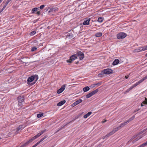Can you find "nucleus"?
<instances>
[{
    "mask_svg": "<svg viewBox=\"0 0 147 147\" xmlns=\"http://www.w3.org/2000/svg\"><path fill=\"white\" fill-rule=\"evenodd\" d=\"M127 36V34L123 32H120L117 34V38L118 39L124 38Z\"/></svg>",
    "mask_w": 147,
    "mask_h": 147,
    "instance_id": "obj_1",
    "label": "nucleus"
},
{
    "mask_svg": "<svg viewBox=\"0 0 147 147\" xmlns=\"http://www.w3.org/2000/svg\"><path fill=\"white\" fill-rule=\"evenodd\" d=\"M35 78H36V81L38 79V76H32L31 77L28 78L27 80L28 82L29 83L33 81L34 79Z\"/></svg>",
    "mask_w": 147,
    "mask_h": 147,
    "instance_id": "obj_2",
    "label": "nucleus"
},
{
    "mask_svg": "<svg viewBox=\"0 0 147 147\" xmlns=\"http://www.w3.org/2000/svg\"><path fill=\"white\" fill-rule=\"evenodd\" d=\"M77 58V55H73L70 57L69 59L67 60V62L71 63L74 60Z\"/></svg>",
    "mask_w": 147,
    "mask_h": 147,
    "instance_id": "obj_3",
    "label": "nucleus"
},
{
    "mask_svg": "<svg viewBox=\"0 0 147 147\" xmlns=\"http://www.w3.org/2000/svg\"><path fill=\"white\" fill-rule=\"evenodd\" d=\"M102 74H111L113 73V70L110 69H105L101 71Z\"/></svg>",
    "mask_w": 147,
    "mask_h": 147,
    "instance_id": "obj_4",
    "label": "nucleus"
},
{
    "mask_svg": "<svg viewBox=\"0 0 147 147\" xmlns=\"http://www.w3.org/2000/svg\"><path fill=\"white\" fill-rule=\"evenodd\" d=\"M77 56L80 60L82 59L84 57V54L80 51L78 52Z\"/></svg>",
    "mask_w": 147,
    "mask_h": 147,
    "instance_id": "obj_5",
    "label": "nucleus"
},
{
    "mask_svg": "<svg viewBox=\"0 0 147 147\" xmlns=\"http://www.w3.org/2000/svg\"><path fill=\"white\" fill-rule=\"evenodd\" d=\"M66 85H63L57 91V93L58 94H60L65 89Z\"/></svg>",
    "mask_w": 147,
    "mask_h": 147,
    "instance_id": "obj_6",
    "label": "nucleus"
},
{
    "mask_svg": "<svg viewBox=\"0 0 147 147\" xmlns=\"http://www.w3.org/2000/svg\"><path fill=\"white\" fill-rule=\"evenodd\" d=\"M47 137V136H44L43 138H42L40 141L38 142L37 143H36L32 147H36V146H37L44 139H46Z\"/></svg>",
    "mask_w": 147,
    "mask_h": 147,
    "instance_id": "obj_7",
    "label": "nucleus"
},
{
    "mask_svg": "<svg viewBox=\"0 0 147 147\" xmlns=\"http://www.w3.org/2000/svg\"><path fill=\"white\" fill-rule=\"evenodd\" d=\"M137 136V135L133 136V137L132 138H131L130 140L129 141V143H131V144H134V143L136 142L138 140V139H136H136H135L133 140L134 139L136 138V137Z\"/></svg>",
    "mask_w": 147,
    "mask_h": 147,
    "instance_id": "obj_8",
    "label": "nucleus"
},
{
    "mask_svg": "<svg viewBox=\"0 0 147 147\" xmlns=\"http://www.w3.org/2000/svg\"><path fill=\"white\" fill-rule=\"evenodd\" d=\"M41 135V134L40 132L38 133L37 135L33 137L31 139H30V141H31L32 142L35 139H36L37 138L39 137Z\"/></svg>",
    "mask_w": 147,
    "mask_h": 147,
    "instance_id": "obj_9",
    "label": "nucleus"
},
{
    "mask_svg": "<svg viewBox=\"0 0 147 147\" xmlns=\"http://www.w3.org/2000/svg\"><path fill=\"white\" fill-rule=\"evenodd\" d=\"M41 135V134L40 132L38 133L37 135L33 137L31 139H30V141H31L32 142L35 139H36L37 138L39 137Z\"/></svg>",
    "mask_w": 147,
    "mask_h": 147,
    "instance_id": "obj_10",
    "label": "nucleus"
},
{
    "mask_svg": "<svg viewBox=\"0 0 147 147\" xmlns=\"http://www.w3.org/2000/svg\"><path fill=\"white\" fill-rule=\"evenodd\" d=\"M24 97L23 96H20L18 97V101L20 103H21L24 101Z\"/></svg>",
    "mask_w": 147,
    "mask_h": 147,
    "instance_id": "obj_11",
    "label": "nucleus"
},
{
    "mask_svg": "<svg viewBox=\"0 0 147 147\" xmlns=\"http://www.w3.org/2000/svg\"><path fill=\"white\" fill-rule=\"evenodd\" d=\"M23 128V125H20L16 128V134H17L19 133V131L22 130Z\"/></svg>",
    "mask_w": 147,
    "mask_h": 147,
    "instance_id": "obj_12",
    "label": "nucleus"
},
{
    "mask_svg": "<svg viewBox=\"0 0 147 147\" xmlns=\"http://www.w3.org/2000/svg\"><path fill=\"white\" fill-rule=\"evenodd\" d=\"M90 18H88L86 20H85L83 23L84 25H88L89 24V22L90 21Z\"/></svg>",
    "mask_w": 147,
    "mask_h": 147,
    "instance_id": "obj_13",
    "label": "nucleus"
},
{
    "mask_svg": "<svg viewBox=\"0 0 147 147\" xmlns=\"http://www.w3.org/2000/svg\"><path fill=\"white\" fill-rule=\"evenodd\" d=\"M65 102L66 101L65 100L61 101L57 103V106H61L64 104Z\"/></svg>",
    "mask_w": 147,
    "mask_h": 147,
    "instance_id": "obj_14",
    "label": "nucleus"
},
{
    "mask_svg": "<svg viewBox=\"0 0 147 147\" xmlns=\"http://www.w3.org/2000/svg\"><path fill=\"white\" fill-rule=\"evenodd\" d=\"M31 142H32V141H30V140H29L26 143H25L24 144H23V145H21L20 147H25L27 145H28V144H29Z\"/></svg>",
    "mask_w": 147,
    "mask_h": 147,
    "instance_id": "obj_15",
    "label": "nucleus"
},
{
    "mask_svg": "<svg viewBox=\"0 0 147 147\" xmlns=\"http://www.w3.org/2000/svg\"><path fill=\"white\" fill-rule=\"evenodd\" d=\"M119 62V61L118 59H115L113 62L112 64L113 65H115L118 64Z\"/></svg>",
    "mask_w": 147,
    "mask_h": 147,
    "instance_id": "obj_16",
    "label": "nucleus"
},
{
    "mask_svg": "<svg viewBox=\"0 0 147 147\" xmlns=\"http://www.w3.org/2000/svg\"><path fill=\"white\" fill-rule=\"evenodd\" d=\"M135 51L136 52H139L143 51L142 47H138L137 49H135Z\"/></svg>",
    "mask_w": 147,
    "mask_h": 147,
    "instance_id": "obj_17",
    "label": "nucleus"
},
{
    "mask_svg": "<svg viewBox=\"0 0 147 147\" xmlns=\"http://www.w3.org/2000/svg\"><path fill=\"white\" fill-rule=\"evenodd\" d=\"M92 113V112H91L90 111L87 114L85 115L84 116V118L85 119H86Z\"/></svg>",
    "mask_w": 147,
    "mask_h": 147,
    "instance_id": "obj_18",
    "label": "nucleus"
},
{
    "mask_svg": "<svg viewBox=\"0 0 147 147\" xmlns=\"http://www.w3.org/2000/svg\"><path fill=\"white\" fill-rule=\"evenodd\" d=\"M142 82L141 81V80H140L139 81L136 82L135 84L133 85V86H132V87H133V88H134L136 86H138L139 84L140 83H142Z\"/></svg>",
    "mask_w": 147,
    "mask_h": 147,
    "instance_id": "obj_19",
    "label": "nucleus"
},
{
    "mask_svg": "<svg viewBox=\"0 0 147 147\" xmlns=\"http://www.w3.org/2000/svg\"><path fill=\"white\" fill-rule=\"evenodd\" d=\"M89 89L90 88L89 87L86 86L83 88V90L84 92H86L88 91Z\"/></svg>",
    "mask_w": 147,
    "mask_h": 147,
    "instance_id": "obj_20",
    "label": "nucleus"
},
{
    "mask_svg": "<svg viewBox=\"0 0 147 147\" xmlns=\"http://www.w3.org/2000/svg\"><path fill=\"white\" fill-rule=\"evenodd\" d=\"M102 35V33L101 32H99L96 33L95 34V36L97 37H99L101 36Z\"/></svg>",
    "mask_w": 147,
    "mask_h": 147,
    "instance_id": "obj_21",
    "label": "nucleus"
},
{
    "mask_svg": "<svg viewBox=\"0 0 147 147\" xmlns=\"http://www.w3.org/2000/svg\"><path fill=\"white\" fill-rule=\"evenodd\" d=\"M82 101V100L81 99H79L77 100V101H75V102L77 105L79 103H81Z\"/></svg>",
    "mask_w": 147,
    "mask_h": 147,
    "instance_id": "obj_22",
    "label": "nucleus"
},
{
    "mask_svg": "<svg viewBox=\"0 0 147 147\" xmlns=\"http://www.w3.org/2000/svg\"><path fill=\"white\" fill-rule=\"evenodd\" d=\"M144 104L147 105V101L146 100H145L143 101L141 104V106L143 107L144 105Z\"/></svg>",
    "mask_w": 147,
    "mask_h": 147,
    "instance_id": "obj_23",
    "label": "nucleus"
},
{
    "mask_svg": "<svg viewBox=\"0 0 147 147\" xmlns=\"http://www.w3.org/2000/svg\"><path fill=\"white\" fill-rule=\"evenodd\" d=\"M92 96H93V95L92 93L91 92H90L86 95V97L87 98H89Z\"/></svg>",
    "mask_w": 147,
    "mask_h": 147,
    "instance_id": "obj_24",
    "label": "nucleus"
},
{
    "mask_svg": "<svg viewBox=\"0 0 147 147\" xmlns=\"http://www.w3.org/2000/svg\"><path fill=\"white\" fill-rule=\"evenodd\" d=\"M104 19L102 17H99L98 18V21L100 23L102 22L103 20Z\"/></svg>",
    "mask_w": 147,
    "mask_h": 147,
    "instance_id": "obj_25",
    "label": "nucleus"
},
{
    "mask_svg": "<svg viewBox=\"0 0 147 147\" xmlns=\"http://www.w3.org/2000/svg\"><path fill=\"white\" fill-rule=\"evenodd\" d=\"M67 37L69 38H72L73 37V36L72 34H68Z\"/></svg>",
    "mask_w": 147,
    "mask_h": 147,
    "instance_id": "obj_26",
    "label": "nucleus"
},
{
    "mask_svg": "<svg viewBox=\"0 0 147 147\" xmlns=\"http://www.w3.org/2000/svg\"><path fill=\"white\" fill-rule=\"evenodd\" d=\"M126 123L125 122H124L123 123H121L119 125V128H120L122 127H123L124 126L126 125Z\"/></svg>",
    "mask_w": 147,
    "mask_h": 147,
    "instance_id": "obj_27",
    "label": "nucleus"
},
{
    "mask_svg": "<svg viewBox=\"0 0 147 147\" xmlns=\"http://www.w3.org/2000/svg\"><path fill=\"white\" fill-rule=\"evenodd\" d=\"M43 113H40L39 114H38L37 115V116L38 118H40L43 116Z\"/></svg>",
    "mask_w": 147,
    "mask_h": 147,
    "instance_id": "obj_28",
    "label": "nucleus"
},
{
    "mask_svg": "<svg viewBox=\"0 0 147 147\" xmlns=\"http://www.w3.org/2000/svg\"><path fill=\"white\" fill-rule=\"evenodd\" d=\"M37 8L35 7L33 8L32 10V13H34V12L36 11H37Z\"/></svg>",
    "mask_w": 147,
    "mask_h": 147,
    "instance_id": "obj_29",
    "label": "nucleus"
},
{
    "mask_svg": "<svg viewBox=\"0 0 147 147\" xmlns=\"http://www.w3.org/2000/svg\"><path fill=\"white\" fill-rule=\"evenodd\" d=\"M133 88V87H132V86H131L130 88H128L125 92V93H127L128 92Z\"/></svg>",
    "mask_w": 147,
    "mask_h": 147,
    "instance_id": "obj_30",
    "label": "nucleus"
},
{
    "mask_svg": "<svg viewBox=\"0 0 147 147\" xmlns=\"http://www.w3.org/2000/svg\"><path fill=\"white\" fill-rule=\"evenodd\" d=\"M98 90L96 89V90L92 91L91 92L92 93V95H93L94 94H95L97 92H98Z\"/></svg>",
    "mask_w": 147,
    "mask_h": 147,
    "instance_id": "obj_31",
    "label": "nucleus"
},
{
    "mask_svg": "<svg viewBox=\"0 0 147 147\" xmlns=\"http://www.w3.org/2000/svg\"><path fill=\"white\" fill-rule=\"evenodd\" d=\"M142 47V48L143 51L147 50V45H145Z\"/></svg>",
    "mask_w": 147,
    "mask_h": 147,
    "instance_id": "obj_32",
    "label": "nucleus"
},
{
    "mask_svg": "<svg viewBox=\"0 0 147 147\" xmlns=\"http://www.w3.org/2000/svg\"><path fill=\"white\" fill-rule=\"evenodd\" d=\"M36 32L35 31H32L30 33V34L31 36H33L36 33Z\"/></svg>",
    "mask_w": 147,
    "mask_h": 147,
    "instance_id": "obj_33",
    "label": "nucleus"
},
{
    "mask_svg": "<svg viewBox=\"0 0 147 147\" xmlns=\"http://www.w3.org/2000/svg\"><path fill=\"white\" fill-rule=\"evenodd\" d=\"M37 49V48L35 47H33L31 49V51H36Z\"/></svg>",
    "mask_w": 147,
    "mask_h": 147,
    "instance_id": "obj_34",
    "label": "nucleus"
},
{
    "mask_svg": "<svg viewBox=\"0 0 147 147\" xmlns=\"http://www.w3.org/2000/svg\"><path fill=\"white\" fill-rule=\"evenodd\" d=\"M147 79V75L145 77L143 78L142 79L140 80L142 82H143L144 81Z\"/></svg>",
    "mask_w": 147,
    "mask_h": 147,
    "instance_id": "obj_35",
    "label": "nucleus"
},
{
    "mask_svg": "<svg viewBox=\"0 0 147 147\" xmlns=\"http://www.w3.org/2000/svg\"><path fill=\"white\" fill-rule=\"evenodd\" d=\"M146 146V145L145 143L139 146L140 147H144Z\"/></svg>",
    "mask_w": 147,
    "mask_h": 147,
    "instance_id": "obj_36",
    "label": "nucleus"
},
{
    "mask_svg": "<svg viewBox=\"0 0 147 147\" xmlns=\"http://www.w3.org/2000/svg\"><path fill=\"white\" fill-rule=\"evenodd\" d=\"M47 131V129H44V130L41 131L40 133L41 134V135Z\"/></svg>",
    "mask_w": 147,
    "mask_h": 147,
    "instance_id": "obj_37",
    "label": "nucleus"
},
{
    "mask_svg": "<svg viewBox=\"0 0 147 147\" xmlns=\"http://www.w3.org/2000/svg\"><path fill=\"white\" fill-rule=\"evenodd\" d=\"M119 129V127H117L115 128L114 129V131L116 132Z\"/></svg>",
    "mask_w": 147,
    "mask_h": 147,
    "instance_id": "obj_38",
    "label": "nucleus"
},
{
    "mask_svg": "<svg viewBox=\"0 0 147 147\" xmlns=\"http://www.w3.org/2000/svg\"><path fill=\"white\" fill-rule=\"evenodd\" d=\"M131 121V120L130 119H129L127 120L126 121H125V122L126 123V124H127L129 122Z\"/></svg>",
    "mask_w": 147,
    "mask_h": 147,
    "instance_id": "obj_39",
    "label": "nucleus"
},
{
    "mask_svg": "<svg viewBox=\"0 0 147 147\" xmlns=\"http://www.w3.org/2000/svg\"><path fill=\"white\" fill-rule=\"evenodd\" d=\"M142 137H143V136L142 135H140V136H138L137 137L136 139H138V140H139L141 139Z\"/></svg>",
    "mask_w": 147,
    "mask_h": 147,
    "instance_id": "obj_40",
    "label": "nucleus"
},
{
    "mask_svg": "<svg viewBox=\"0 0 147 147\" xmlns=\"http://www.w3.org/2000/svg\"><path fill=\"white\" fill-rule=\"evenodd\" d=\"M44 7H45V5H41L40 7V8L41 9H42Z\"/></svg>",
    "mask_w": 147,
    "mask_h": 147,
    "instance_id": "obj_41",
    "label": "nucleus"
},
{
    "mask_svg": "<svg viewBox=\"0 0 147 147\" xmlns=\"http://www.w3.org/2000/svg\"><path fill=\"white\" fill-rule=\"evenodd\" d=\"M108 137H109V135H108V134H107V135H106L105 136L103 137H102V139L104 140V139H105L106 138H107Z\"/></svg>",
    "mask_w": 147,
    "mask_h": 147,
    "instance_id": "obj_42",
    "label": "nucleus"
},
{
    "mask_svg": "<svg viewBox=\"0 0 147 147\" xmlns=\"http://www.w3.org/2000/svg\"><path fill=\"white\" fill-rule=\"evenodd\" d=\"M113 133L112 131L110 132L108 134V135H109V137L110 136L113 135Z\"/></svg>",
    "mask_w": 147,
    "mask_h": 147,
    "instance_id": "obj_43",
    "label": "nucleus"
},
{
    "mask_svg": "<svg viewBox=\"0 0 147 147\" xmlns=\"http://www.w3.org/2000/svg\"><path fill=\"white\" fill-rule=\"evenodd\" d=\"M113 133L112 131L110 132L108 134V135H109V137L110 136L113 135Z\"/></svg>",
    "mask_w": 147,
    "mask_h": 147,
    "instance_id": "obj_44",
    "label": "nucleus"
},
{
    "mask_svg": "<svg viewBox=\"0 0 147 147\" xmlns=\"http://www.w3.org/2000/svg\"><path fill=\"white\" fill-rule=\"evenodd\" d=\"M100 85H101V83H98L97 84H94V85H98V86H99Z\"/></svg>",
    "mask_w": 147,
    "mask_h": 147,
    "instance_id": "obj_45",
    "label": "nucleus"
},
{
    "mask_svg": "<svg viewBox=\"0 0 147 147\" xmlns=\"http://www.w3.org/2000/svg\"><path fill=\"white\" fill-rule=\"evenodd\" d=\"M76 105H76V104L75 102H74L71 105L72 107H74V106Z\"/></svg>",
    "mask_w": 147,
    "mask_h": 147,
    "instance_id": "obj_46",
    "label": "nucleus"
},
{
    "mask_svg": "<svg viewBox=\"0 0 147 147\" xmlns=\"http://www.w3.org/2000/svg\"><path fill=\"white\" fill-rule=\"evenodd\" d=\"M135 117V116L134 115L131 118H130V119L131 121V120H133L134 119Z\"/></svg>",
    "mask_w": 147,
    "mask_h": 147,
    "instance_id": "obj_47",
    "label": "nucleus"
},
{
    "mask_svg": "<svg viewBox=\"0 0 147 147\" xmlns=\"http://www.w3.org/2000/svg\"><path fill=\"white\" fill-rule=\"evenodd\" d=\"M140 110V109H136L134 111V113H136V112L139 111Z\"/></svg>",
    "mask_w": 147,
    "mask_h": 147,
    "instance_id": "obj_48",
    "label": "nucleus"
},
{
    "mask_svg": "<svg viewBox=\"0 0 147 147\" xmlns=\"http://www.w3.org/2000/svg\"><path fill=\"white\" fill-rule=\"evenodd\" d=\"M11 0H7V1L5 3L6 4H8V3L11 1Z\"/></svg>",
    "mask_w": 147,
    "mask_h": 147,
    "instance_id": "obj_49",
    "label": "nucleus"
},
{
    "mask_svg": "<svg viewBox=\"0 0 147 147\" xmlns=\"http://www.w3.org/2000/svg\"><path fill=\"white\" fill-rule=\"evenodd\" d=\"M146 130H147V128H145V129H144L142 131V133L143 132H144V131H146Z\"/></svg>",
    "mask_w": 147,
    "mask_h": 147,
    "instance_id": "obj_50",
    "label": "nucleus"
},
{
    "mask_svg": "<svg viewBox=\"0 0 147 147\" xmlns=\"http://www.w3.org/2000/svg\"><path fill=\"white\" fill-rule=\"evenodd\" d=\"M7 5V4H6V3H5V4L4 5L3 7L5 9Z\"/></svg>",
    "mask_w": 147,
    "mask_h": 147,
    "instance_id": "obj_51",
    "label": "nucleus"
},
{
    "mask_svg": "<svg viewBox=\"0 0 147 147\" xmlns=\"http://www.w3.org/2000/svg\"><path fill=\"white\" fill-rule=\"evenodd\" d=\"M5 9V8L3 7L0 10V11L1 12L3 11Z\"/></svg>",
    "mask_w": 147,
    "mask_h": 147,
    "instance_id": "obj_52",
    "label": "nucleus"
},
{
    "mask_svg": "<svg viewBox=\"0 0 147 147\" xmlns=\"http://www.w3.org/2000/svg\"><path fill=\"white\" fill-rule=\"evenodd\" d=\"M36 13L38 15H39L40 14V12L39 11H37Z\"/></svg>",
    "mask_w": 147,
    "mask_h": 147,
    "instance_id": "obj_53",
    "label": "nucleus"
},
{
    "mask_svg": "<svg viewBox=\"0 0 147 147\" xmlns=\"http://www.w3.org/2000/svg\"><path fill=\"white\" fill-rule=\"evenodd\" d=\"M129 77V76H126L125 77V78L126 79H127Z\"/></svg>",
    "mask_w": 147,
    "mask_h": 147,
    "instance_id": "obj_54",
    "label": "nucleus"
},
{
    "mask_svg": "<svg viewBox=\"0 0 147 147\" xmlns=\"http://www.w3.org/2000/svg\"><path fill=\"white\" fill-rule=\"evenodd\" d=\"M107 121L106 120H105L104 121H102V123H105V122H106V121Z\"/></svg>",
    "mask_w": 147,
    "mask_h": 147,
    "instance_id": "obj_55",
    "label": "nucleus"
},
{
    "mask_svg": "<svg viewBox=\"0 0 147 147\" xmlns=\"http://www.w3.org/2000/svg\"><path fill=\"white\" fill-rule=\"evenodd\" d=\"M112 132L113 133V134L115 132V131H114V130L112 131Z\"/></svg>",
    "mask_w": 147,
    "mask_h": 147,
    "instance_id": "obj_56",
    "label": "nucleus"
},
{
    "mask_svg": "<svg viewBox=\"0 0 147 147\" xmlns=\"http://www.w3.org/2000/svg\"><path fill=\"white\" fill-rule=\"evenodd\" d=\"M112 132L113 133V134L115 132V131H114V130L112 131Z\"/></svg>",
    "mask_w": 147,
    "mask_h": 147,
    "instance_id": "obj_57",
    "label": "nucleus"
},
{
    "mask_svg": "<svg viewBox=\"0 0 147 147\" xmlns=\"http://www.w3.org/2000/svg\"><path fill=\"white\" fill-rule=\"evenodd\" d=\"M3 0H0V4L2 2Z\"/></svg>",
    "mask_w": 147,
    "mask_h": 147,
    "instance_id": "obj_58",
    "label": "nucleus"
},
{
    "mask_svg": "<svg viewBox=\"0 0 147 147\" xmlns=\"http://www.w3.org/2000/svg\"><path fill=\"white\" fill-rule=\"evenodd\" d=\"M146 146H147V141L145 143Z\"/></svg>",
    "mask_w": 147,
    "mask_h": 147,
    "instance_id": "obj_59",
    "label": "nucleus"
},
{
    "mask_svg": "<svg viewBox=\"0 0 147 147\" xmlns=\"http://www.w3.org/2000/svg\"><path fill=\"white\" fill-rule=\"evenodd\" d=\"M146 56L147 57V53L146 54Z\"/></svg>",
    "mask_w": 147,
    "mask_h": 147,
    "instance_id": "obj_60",
    "label": "nucleus"
},
{
    "mask_svg": "<svg viewBox=\"0 0 147 147\" xmlns=\"http://www.w3.org/2000/svg\"><path fill=\"white\" fill-rule=\"evenodd\" d=\"M1 139V138L0 137V140Z\"/></svg>",
    "mask_w": 147,
    "mask_h": 147,
    "instance_id": "obj_61",
    "label": "nucleus"
}]
</instances>
